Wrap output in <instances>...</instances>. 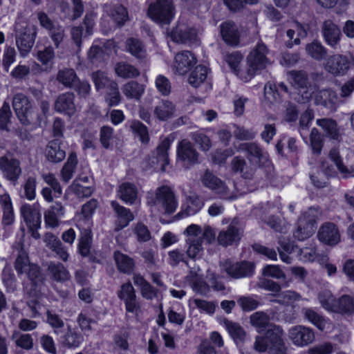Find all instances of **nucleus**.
<instances>
[{
    "mask_svg": "<svg viewBox=\"0 0 354 354\" xmlns=\"http://www.w3.org/2000/svg\"><path fill=\"white\" fill-rule=\"evenodd\" d=\"M12 339L15 340V345L17 347L24 350H31L34 346L33 339L30 334L15 331L12 335Z\"/></svg>",
    "mask_w": 354,
    "mask_h": 354,
    "instance_id": "obj_49",
    "label": "nucleus"
},
{
    "mask_svg": "<svg viewBox=\"0 0 354 354\" xmlns=\"http://www.w3.org/2000/svg\"><path fill=\"white\" fill-rule=\"evenodd\" d=\"M305 50L307 55L316 61L326 59L328 56L327 48L317 40L307 44Z\"/></svg>",
    "mask_w": 354,
    "mask_h": 354,
    "instance_id": "obj_37",
    "label": "nucleus"
},
{
    "mask_svg": "<svg viewBox=\"0 0 354 354\" xmlns=\"http://www.w3.org/2000/svg\"><path fill=\"white\" fill-rule=\"evenodd\" d=\"M129 128L131 132L138 136L140 142L147 144L149 141V136L147 127L139 120L129 122Z\"/></svg>",
    "mask_w": 354,
    "mask_h": 354,
    "instance_id": "obj_47",
    "label": "nucleus"
},
{
    "mask_svg": "<svg viewBox=\"0 0 354 354\" xmlns=\"http://www.w3.org/2000/svg\"><path fill=\"white\" fill-rule=\"evenodd\" d=\"M310 141L313 153L317 155L320 154L323 147V139L317 129L313 128L311 130Z\"/></svg>",
    "mask_w": 354,
    "mask_h": 354,
    "instance_id": "obj_63",
    "label": "nucleus"
},
{
    "mask_svg": "<svg viewBox=\"0 0 354 354\" xmlns=\"http://www.w3.org/2000/svg\"><path fill=\"white\" fill-rule=\"evenodd\" d=\"M0 170L3 176L13 185L17 183L22 174L20 160L8 156L0 158Z\"/></svg>",
    "mask_w": 354,
    "mask_h": 354,
    "instance_id": "obj_12",
    "label": "nucleus"
},
{
    "mask_svg": "<svg viewBox=\"0 0 354 354\" xmlns=\"http://www.w3.org/2000/svg\"><path fill=\"white\" fill-rule=\"evenodd\" d=\"M288 335L292 343L300 347L310 344L315 339L313 330L301 325L292 327L289 330Z\"/></svg>",
    "mask_w": 354,
    "mask_h": 354,
    "instance_id": "obj_16",
    "label": "nucleus"
},
{
    "mask_svg": "<svg viewBox=\"0 0 354 354\" xmlns=\"http://www.w3.org/2000/svg\"><path fill=\"white\" fill-rule=\"evenodd\" d=\"M122 91L127 99L139 100L145 92V87L138 82L130 81L122 86Z\"/></svg>",
    "mask_w": 354,
    "mask_h": 354,
    "instance_id": "obj_39",
    "label": "nucleus"
},
{
    "mask_svg": "<svg viewBox=\"0 0 354 354\" xmlns=\"http://www.w3.org/2000/svg\"><path fill=\"white\" fill-rule=\"evenodd\" d=\"M317 236L320 241L330 245H336L340 240L338 228L333 223L323 224L318 231Z\"/></svg>",
    "mask_w": 354,
    "mask_h": 354,
    "instance_id": "obj_19",
    "label": "nucleus"
},
{
    "mask_svg": "<svg viewBox=\"0 0 354 354\" xmlns=\"http://www.w3.org/2000/svg\"><path fill=\"white\" fill-rule=\"evenodd\" d=\"M21 214L26 221L28 227H41V214L39 212L28 204L23 205L21 207Z\"/></svg>",
    "mask_w": 354,
    "mask_h": 354,
    "instance_id": "obj_30",
    "label": "nucleus"
},
{
    "mask_svg": "<svg viewBox=\"0 0 354 354\" xmlns=\"http://www.w3.org/2000/svg\"><path fill=\"white\" fill-rule=\"evenodd\" d=\"M64 214V207L61 203H55L44 213V220L47 225L56 227L59 225V218Z\"/></svg>",
    "mask_w": 354,
    "mask_h": 354,
    "instance_id": "obj_34",
    "label": "nucleus"
},
{
    "mask_svg": "<svg viewBox=\"0 0 354 354\" xmlns=\"http://www.w3.org/2000/svg\"><path fill=\"white\" fill-rule=\"evenodd\" d=\"M74 101V93L66 92L60 94L55 102V110L59 113L71 116L76 112V106Z\"/></svg>",
    "mask_w": 354,
    "mask_h": 354,
    "instance_id": "obj_18",
    "label": "nucleus"
},
{
    "mask_svg": "<svg viewBox=\"0 0 354 354\" xmlns=\"http://www.w3.org/2000/svg\"><path fill=\"white\" fill-rule=\"evenodd\" d=\"M191 138L203 151H207L212 147L210 138L204 133L199 131L194 132L192 134Z\"/></svg>",
    "mask_w": 354,
    "mask_h": 354,
    "instance_id": "obj_61",
    "label": "nucleus"
},
{
    "mask_svg": "<svg viewBox=\"0 0 354 354\" xmlns=\"http://www.w3.org/2000/svg\"><path fill=\"white\" fill-rule=\"evenodd\" d=\"M250 318L252 325L260 330H267L270 327V325H272L270 324V316L263 311H258L253 313Z\"/></svg>",
    "mask_w": 354,
    "mask_h": 354,
    "instance_id": "obj_45",
    "label": "nucleus"
},
{
    "mask_svg": "<svg viewBox=\"0 0 354 354\" xmlns=\"http://www.w3.org/2000/svg\"><path fill=\"white\" fill-rule=\"evenodd\" d=\"M113 258L120 272L125 274H131L133 272L135 262L131 257L117 250L113 253Z\"/></svg>",
    "mask_w": 354,
    "mask_h": 354,
    "instance_id": "obj_35",
    "label": "nucleus"
},
{
    "mask_svg": "<svg viewBox=\"0 0 354 354\" xmlns=\"http://www.w3.org/2000/svg\"><path fill=\"white\" fill-rule=\"evenodd\" d=\"M91 77L97 91L105 87L108 88L111 82L113 81L107 77L104 72L101 71L93 72Z\"/></svg>",
    "mask_w": 354,
    "mask_h": 354,
    "instance_id": "obj_62",
    "label": "nucleus"
},
{
    "mask_svg": "<svg viewBox=\"0 0 354 354\" xmlns=\"http://www.w3.org/2000/svg\"><path fill=\"white\" fill-rule=\"evenodd\" d=\"M224 324L230 336L236 343L243 340L245 333L240 325L227 319L224 320Z\"/></svg>",
    "mask_w": 354,
    "mask_h": 354,
    "instance_id": "obj_58",
    "label": "nucleus"
},
{
    "mask_svg": "<svg viewBox=\"0 0 354 354\" xmlns=\"http://www.w3.org/2000/svg\"><path fill=\"white\" fill-rule=\"evenodd\" d=\"M279 245L278 252L281 259L286 263H291L292 258L286 253L291 254L294 251L295 245L293 243L283 238L279 240Z\"/></svg>",
    "mask_w": 354,
    "mask_h": 354,
    "instance_id": "obj_50",
    "label": "nucleus"
},
{
    "mask_svg": "<svg viewBox=\"0 0 354 354\" xmlns=\"http://www.w3.org/2000/svg\"><path fill=\"white\" fill-rule=\"evenodd\" d=\"M290 80L292 84L299 88H304L308 84V77L304 71H293L289 73Z\"/></svg>",
    "mask_w": 354,
    "mask_h": 354,
    "instance_id": "obj_59",
    "label": "nucleus"
},
{
    "mask_svg": "<svg viewBox=\"0 0 354 354\" xmlns=\"http://www.w3.org/2000/svg\"><path fill=\"white\" fill-rule=\"evenodd\" d=\"M322 34L327 45L333 49L338 48L342 32L337 24L330 19L324 21L322 25Z\"/></svg>",
    "mask_w": 354,
    "mask_h": 354,
    "instance_id": "obj_17",
    "label": "nucleus"
},
{
    "mask_svg": "<svg viewBox=\"0 0 354 354\" xmlns=\"http://www.w3.org/2000/svg\"><path fill=\"white\" fill-rule=\"evenodd\" d=\"M240 239V230L233 223L230 224L226 230L221 231L217 237L218 243L224 247L238 243Z\"/></svg>",
    "mask_w": 354,
    "mask_h": 354,
    "instance_id": "obj_23",
    "label": "nucleus"
},
{
    "mask_svg": "<svg viewBox=\"0 0 354 354\" xmlns=\"http://www.w3.org/2000/svg\"><path fill=\"white\" fill-rule=\"evenodd\" d=\"M283 332L281 327L276 325H270L267 329L265 337H266L270 345L281 344L283 342L282 339Z\"/></svg>",
    "mask_w": 354,
    "mask_h": 354,
    "instance_id": "obj_57",
    "label": "nucleus"
},
{
    "mask_svg": "<svg viewBox=\"0 0 354 354\" xmlns=\"http://www.w3.org/2000/svg\"><path fill=\"white\" fill-rule=\"evenodd\" d=\"M353 64L354 57L352 55H343L336 54L330 56L327 59L325 69L333 75H344Z\"/></svg>",
    "mask_w": 354,
    "mask_h": 354,
    "instance_id": "obj_10",
    "label": "nucleus"
},
{
    "mask_svg": "<svg viewBox=\"0 0 354 354\" xmlns=\"http://www.w3.org/2000/svg\"><path fill=\"white\" fill-rule=\"evenodd\" d=\"M78 242V251L82 257H88L92 244V232L89 229H83L81 231L80 236Z\"/></svg>",
    "mask_w": 354,
    "mask_h": 354,
    "instance_id": "obj_43",
    "label": "nucleus"
},
{
    "mask_svg": "<svg viewBox=\"0 0 354 354\" xmlns=\"http://www.w3.org/2000/svg\"><path fill=\"white\" fill-rule=\"evenodd\" d=\"M47 270L50 278L58 282L68 281L71 277L68 270L61 263L50 262Z\"/></svg>",
    "mask_w": 354,
    "mask_h": 354,
    "instance_id": "obj_38",
    "label": "nucleus"
},
{
    "mask_svg": "<svg viewBox=\"0 0 354 354\" xmlns=\"http://www.w3.org/2000/svg\"><path fill=\"white\" fill-rule=\"evenodd\" d=\"M109 15L120 26L123 25L128 19L127 9L120 3L113 5L111 8Z\"/></svg>",
    "mask_w": 354,
    "mask_h": 354,
    "instance_id": "obj_53",
    "label": "nucleus"
},
{
    "mask_svg": "<svg viewBox=\"0 0 354 354\" xmlns=\"http://www.w3.org/2000/svg\"><path fill=\"white\" fill-rule=\"evenodd\" d=\"M171 141L169 138H164L156 148V155H152L146 158L142 162V168L145 170L156 168L158 165H160L162 171H165V167L169 165L168 151L170 148Z\"/></svg>",
    "mask_w": 354,
    "mask_h": 354,
    "instance_id": "obj_7",
    "label": "nucleus"
},
{
    "mask_svg": "<svg viewBox=\"0 0 354 354\" xmlns=\"http://www.w3.org/2000/svg\"><path fill=\"white\" fill-rule=\"evenodd\" d=\"M175 106L168 100L160 101L153 109V115L160 121H167L174 116Z\"/></svg>",
    "mask_w": 354,
    "mask_h": 354,
    "instance_id": "obj_33",
    "label": "nucleus"
},
{
    "mask_svg": "<svg viewBox=\"0 0 354 354\" xmlns=\"http://www.w3.org/2000/svg\"><path fill=\"white\" fill-rule=\"evenodd\" d=\"M15 40L17 48L22 57L31 50L37 35V28L23 19H19L15 24Z\"/></svg>",
    "mask_w": 354,
    "mask_h": 354,
    "instance_id": "obj_3",
    "label": "nucleus"
},
{
    "mask_svg": "<svg viewBox=\"0 0 354 354\" xmlns=\"http://www.w3.org/2000/svg\"><path fill=\"white\" fill-rule=\"evenodd\" d=\"M196 62L194 55L188 50L178 53L175 57V68L179 75H184Z\"/></svg>",
    "mask_w": 354,
    "mask_h": 354,
    "instance_id": "obj_22",
    "label": "nucleus"
},
{
    "mask_svg": "<svg viewBox=\"0 0 354 354\" xmlns=\"http://www.w3.org/2000/svg\"><path fill=\"white\" fill-rule=\"evenodd\" d=\"M220 267L221 272L234 279L252 276L254 268V264L250 262H233L228 259L221 262Z\"/></svg>",
    "mask_w": 354,
    "mask_h": 354,
    "instance_id": "obj_8",
    "label": "nucleus"
},
{
    "mask_svg": "<svg viewBox=\"0 0 354 354\" xmlns=\"http://www.w3.org/2000/svg\"><path fill=\"white\" fill-rule=\"evenodd\" d=\"M318 209L309 208L299 218L297 228L293 236L299 241H304L310 237L316 230V221L318 218Z\"/></svg>",
    "mask_w": 354,
    "mask_h": 354,
    "instance_id": "obj_6",
    "label": "nucleus"
},
{
    "mask_svg": "<svg viewBox=\"0 0 354 354\" xmlns=\"http://www.w3.org/2000/svg\"><path fill=\"white\" fill-rule=\"evenodd\" d=\"M273 295L277 298L271 300V301L282 305H289L301 299V295L299 294L292 290H286L281 292H279L277 294H274Z\"/></svg>",
    "mask_w": 354,
    "mask_h": 354,
    "instance_id": "obj_52",
    "label": "nucleus"
},
{
    "mask_svg": "<svg viewBox=\"0 0 354 354\" xmlns=\"http://www.w3.org/2000/svg\"><path fill=\"white\" fill-rule=\"evenodd\" d=\"M203 203L198 198H190L187 201L186 206L185 207H183L182 211L178 213L176 216L178 218H181L185 216L194 215L201 209Z\"/></svg>",
    "mask_w": 354,
    "mask_h": 354,
    "instance_id": "obj_48",
    "label": "nucleus"
},
{
    "mask_svg": "<svg viewBox=\"0 0 354 354\" xmlns=\"http://www.w3.org/2000/svg\"><path fill=\"white\" fill-rule=\"evenodd\" d=\"M41 177L44 182L50 186L51 190L53 191L54 196L56 198L59 197L62 194V188L55 175L50 173L43 174Z\"/></svg>",
    "mask_w": 354,
    "mask_h": 354,
    "instance_id": "obj_64",
    "label": "nucleus"
},
{
    "mask_svg": "<svg viewBox=\"0 0 354 354\" xmlns=\"http://www.w3.org/2000/svg\"><path fill=\"white\" fill-rule=\"evenodd\" d=\"M223 39L229 45L236 46L239 42V32L236 25L231 21L223 22L220 26Z\"/></svg>",
    "mask_w": 354,
    "mask_h": 354,
    "instance_id": "obj_24",
    "label": "nucleus"
},
{
    "mask_svg": "<svg viewBox=\"0 0 354 354\" xmlns=\"http://www.w3.org/2000/svg\"><path fill=\"white\" fill-rule=\"evenodd\" d=\"M77 164V158L75 153L69 154L66 162L60 171L62 181L67 183L72 178Z\"/></svg>",
    "mask_w": 354,
    "mask_h": 354,
    "instance_id": "obj_44",
    "label": "nucleus"
},
{
    "mask_svg": "<svg viewBox=\"0 0 354 354\" xmlns=\"http://www.w3.org/2000/svg\"><path fill=\"white\" fill-rule=\"evenodd\" d=\"M78 77L75 71L73 68H64L59 70L57 75L56 80L64 87L72 88L75 86Z\"/></svg>",
    "mask_w": 354,
    "mask_h": 354,
    "instance_id": "obj_40",
    "label": "nucleus"
},
{
    "mask_svg": "<svg viewBox=\"0 0 354 354\" xmlns=\"http://www.w3.org/2000/svg\"><path fill=\"white\" fill-rule=\"evenodd\" d=\"M198 153L189 141L183 140L179 142L177 147V157L183 167L189 169L198 163Z\"/></svg>",
    "mask_w": 354,
    "mask_h": 354,
    "instance_id": "obj_13",
    "label": "nucleus"
},
{
    "mask_svg": "<svg viewBox=\"0 0 354 354\" xmlns=\"http://www.w3.org/2000/svg\"><path fill=\"white\" fill-rule=\"evenodd\" d=\"M118 194L124 203L131 205L137 198L138 189L132 183H123L119 186Z\"/></svg>",
    "mask_w": 354,
    "mask_h": 354,
    "instance_id": "obj_41",
    "label": "nucleus"
},
{
    "mask_svg": "<svg viewBox=\"0 0 354 354\" xmlns=\"http://www.w3.org/2000/svg\"><path fill=\"white\" fill-rule=\"evenodd\" d=\"M337 102L336 93L331 89H323L318 91L315 97L316 105H321L329 109H335Z\"/></svg>",
    "mask_w": 354,
    "mask_h": 354,
    "instance_id": "obj_28",
    "label": "nucleus"
},
{
    "mask_svg": "<svg viewBox=\"0 0 354 354\" xmlns=\"http://www.w3.org/2000/svg\"><path fill=\"white\" fill-rule=\"evenodd\" d=\"M147 203L151 208L165 214H173L178 207L177 198L167 185L159 187L153 192H148Z\"/></svg>",
    "mask_w": 354,
    "mask_h": 354,
    "instance_id": "obj_2",
    "label": "nucleus"
},
{
    "mask_svg": "<svg viewBox=\"0 0 354 354\" xmlns=\"http://www.w3.org/2000/svg\"><path fill=\"white\" fill-rule=\"evenodd\" d=\"M328 157L344 177L354 176V164L349 168L344 165L338 148H332L329 151Z\"/></svg>",
    "mask_w": 354,
    "mask_h": 354,
    "instance_id": "obj_31",
    "label": "nucleus"
},
{
    "mask_svg": "<svg viewBox=\"0 0 354 354\" xmlns=\"http://www.w3.org/2000/svg\"><path fill=\"white\" fill-rule=\"evenodd\" d=\"M207 75V68L199 65L197 66L190 73L188 81L194 87H198L206 80Z\"/></svg>",
    "mask_w": 354,
    "mask_h": 354,
    "instance_id": "obj_46",
    "label": "nucleus"
},
{
    "mask_svg": "<svg viewBox=\"0 0 354 354\" xmlns=\"http://www.w3.org/2000/svg\"><path fill=\"white\" fill-rule=\"evenodd\" d=\"M176 15L173 0H156L149 4L147 15L151 20L161 25H168Z\"/></svg>",
    "mask_w": 354,
    "mask_h": 354,
    "instance_id": "obj_4",
    "label": "nucleus"
},
{
    "mask_svg": "<svg viewBox=\"0 0 354 354\" xmlns=\"http://www.w3.org/2000/svg\"><path fill=\"white\" fill-rule=\"evenodd\" d=\"M59 139L50 141L45 149V156L47 160L53 163L62 161L66 157V152L61 149Z\"/></svg>",
    "mask_w": 354,
    "mask_h": 354,
    "instance_id": "obj_27",
    "label": "nucleus"
},
{
    "mask_svg": "<svg viewBox=\"0 0 354 354\" xmlns=\"http://www.w3.org/2000/svg\"><path fill=\"white\" fill-rule=\"evenodd\" d=\"M171 37L178 43L192 44L197 41L196 30L183 24L176 26L171 32Z\"/></svg>",
    "mask_w": 354,
    "mask_h": 354,
    "instance_id": "obj_20",
    "label": "nucleus"
},
{
    "mask_svg": "<svg viewBox=\"0 0 354 354\" xmlns=\"http://www.w3.org/2000/svg\"><path fill=\"white\" fill-rule=\"evenodd\" d=\"M333 312L348 316L353 315L354 298L347 295H342L335 301Z\"/></svg>",
    "mask_w": 354,
    "mask_h": 354,
    "instance_id": "obj_32",
    "label": "nucleus"
},
{
    "mask_svg": "<svg viewBox=\"0 0 354 354\" xmlns=\"http://www.w3.org/2000/svg\"><path fill=\"white\" fill-rule=\"evenodd\" d=\"M241 149L247 153V158L252 165H265L268 169L272 168L271 162L267 153L263 152L262 149L255 142H248L241 145Z\"/></svg>",
    "mask_w": 354,
    "mask_h": 354,
    "instance_id": "obj_14",
    "label": "nucleus"
},
{
    "mask_svg": "<svg viewBox=\"0 0 354 354\" xmlns=\"http://www.w3.org/2000/svg\"><path fill=\"white\" fill-rule=\"evenodd\" d=\"M225 61L231 69L241 77V75H245L243 71L239 69V65L243 59V55L238 51H234L225 55Z\"/></svg>",
    "mask_w": 354,
    "mask_h": 354,
    "instance_id": "obj_56",
    "label": "nucleus"
},
{
    "mask_svg": "<svg viewBox=\"0 0 354 354\" xmlns=\"http://www.w3.org/2000/svg\"><path fill=\"white\" fill-rule=\"evenodd\" d=\"M268 50L266 46L261 41L257 43L256 47L247 57L248 68L246 75H241V78L247 82L250 80L258 70L263 69L269 63L266 57Z\"/></svg>",
    "mask_w": 354,
    "mask_h": 354,
    "instance_id": "obj_5",
    "label": "nucleus"
},
{
    "mask_svg": "<svg viewBox=\"0 0 354 354\" xmlns=\"http://www.w3.org/2000/svg\"><path fill=\"white\" fill-rule=\"evenodd\" d=\"M12 107L21 124L25 126L30 125L28 113L32 104L28 97L21 93L15 94L12 100Z\"/></svg>",
    "mask_w": 354,
    "mask_h": 354,
    "instance_id": "obj_15",
    "label": "nucleus"
},
{
    "mask_svg": "<svg viewBox=\"0 0 354 354\" xmlns=\"http://www.w3.org/2000/svg\"><path fill=\"white\" fill-rule=\"evenodd\" d=\"M126 49L132 56L140 62L147 58L146 48L141 41L135 38H129L126 41Z\"/></svg>",
    "mask_w": 354,
    "mask_h": 354,
    "instance_id": "obj_36",
    "label": "nucleus"
},
{
    "mask_svg": "<svg viewBox=\"0 0 354 354\" xmlns=\"http://www.w3.org/2000/svg\"><path fill=\"white\" fill-rule=\"evenodd\" d=\"M201 180L203 185L212 192L221 198L232 199L233 196L223 181L218 178L209 169L205 170L201 176Z\"/></svg>",
    "mask_w": 354,
    "mask_h": 354,
    "instance_id": "obj_11",
    "label": "nucleus"
},
{
    "mask_svg": "<svg viewBox=\"0 0 354 354\" xmlns=\"http://www.w3.org/2000/svg\"><path fill=\"white\" fill-rule=\"evenodd\" d=\"M115 72L118 77L124 79H132L140 75V71L127 62H120L115 64Z\"/></svg>",
    "mask_w": 354,
    "mask_h": 354,
    "instance_id": "obj_42",
    "label": "nucleus"
},
{
    "mask_svg": "<svg viewBox=\"0 0 354 354\" xmlns=\"http://www.w3.org/2000/svg\"><path fill=\"white\" fill-rule=\"evenodd\" d=\"M301 313L306 319L313 324L319 329L323 330L325 327V320L324 317L310 308H304L301 309Z\"/></svg>",
    "mask_w": 354,
    "mask_h": 354,
    "instance_id": "obj_51",
    "label": "nucleus"
},
{
    "mask_svg": "<svg viewBox=\"0 0 354 354\" xmlns=\"http://www.w3.org/2000/svg\"><path fill=\"white\" fill-rule=\"evenodd\" d=\"M46 322L53 329L55 335H59L63 332L64 327V322L62 317L53 311L48 310L46 312Z\"/></svg>",
    "mask_w": 354,
    "mask_h": 354,
    "instance_id": "obj_54",
    "label": "nucleus"
},
{
    "mask_svg": "<svg viewBox=\"0 0 354 354\" xmlns=\"http://www.w3.org/2000/svg\"><path fill=\"white\" fill-rule=\"evenodd\" d=\"M44 241L46 247L55 252L59 259L64 262L68 261L69 254L67 249L57 236L51 232H47L44 234Z\"/></svg>",
    "mask_w": 354,
    "mask_h": 354,
    "instance_id": "obj_21",
    "label": "nucleus"
},
{
    "mask_svg": "<svg viewBox=\"0 0 354 354\" xmlns=\"http://www.w3.org/2000/svg\"><path fill=\"white\" fill-rule=\"evenodd\" d=\"M265 98L270 103L274 104L281 102V96L277 90V85L272 82H268L264 86Z\"/></svg>",
    "mask_w": 354,
    "mask_h": 354,
    "instance_id": "obj_60",
    "label": "nucleus"
},
{
    "mask_svg": "<svg viewBox=\"0 0 354 354\" xmlns=\"http://www.w3.org/2000/svg\"><path fill=\"white\" fill-rule=\"evenodd\" d=\"M316 123L323 129L327 137L335 140L341 139L342 133L335 120L332 118L317 119Z\"/></svg>",
    "mask_w": 354,
    "mask_h": 354,
    "instance_id": "obj_29",
    "label": "nucleus"
},
{
    "mask_svg": "<svg viewBox=\"0 0 354 354\" xmlns=\"http://www.w3.org/2000/svg\"><path fill=\"white\" fill-rule=\"evenodd\" d=\"M184 234L186 236V254L192 259H196L198 255L203 252V241L211 244L216 239L214 229L209 225H205L202 228L198 225L191 224L185 230Z\"/></svg>",
    "mask_w": 354,
    "mask_h": 354,
    "instance_id": "obj_1",
    "label": "nucleus"
},
{
    "mask_svg": "<svg viewBox=\"0 0 354 354\" xmlns=\"http://www.w3.org/2000/svg\"><path fill=\"white\" fill-rule=\"evenodd\" d=\"M111 204L117 216L116 229L120 230L127 227L134 218L132 212L130 209L120 205L116 201H111Z\"/></svg>",
    "mask_w": 354,
    "mask_h": 354,
    "instance_id": "obj_25",
    "label": "nucleus"
},
{
    "mask_svg": "<svg viewBox=\"0 0 354 354\" xmlns=\"http://www.w3.org/2000/svg\"><path fill=\"white\" fill-rule=\"evenodd\" d=\"M117 295L118 298L124 302L127 313L137 315L140 312V302L130 281L123 283Z\"/></svg>",
    "mask_w": 354,
    "mask_h": 354,
    "instance_id": "obj_9",
    "label": "nucleus"
},
{
    "mask_svg": "<svg viewBox=\"0 0 354 354\" xmlns=\"http://www.w3.org/2000/svg\"><path fill=\"white\" fill-rule=\"evenodd\" d=\"M83 341L84 337L82 334L70 325L67 326L66 332L59 338L60 344L68 348H77Z\"/></svg>",
    "mask_w": 354,
    "mask_h": 354,
    "instance_id": "obj_26",
    "label": "nucleus"
},
{
    "mask_svg": "<svg viewBox=\"0 0 354 354\" xmlns=\"http://www.w3.org/2000/svg\"><path fill=\"white\" fill-rule=\"evenodd\" d=\"M121 98L117 82L112 81L107 88L106 102L110 106H116L121 102Z\"/></svg>",
    "mask_w": 354,
    "mask_h": 354,
    "instance_id": "obj_55",
    "label": "nucleus"
}]
</instances>
